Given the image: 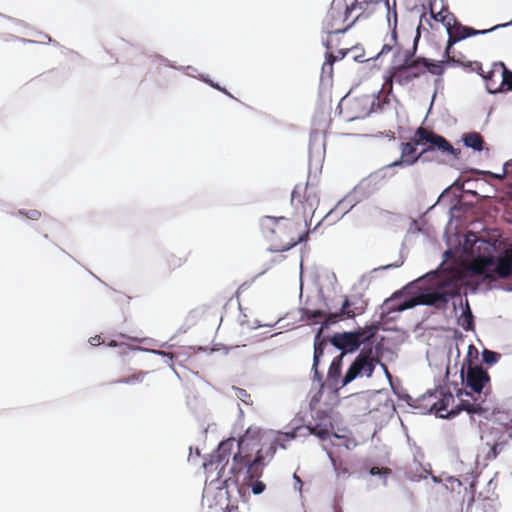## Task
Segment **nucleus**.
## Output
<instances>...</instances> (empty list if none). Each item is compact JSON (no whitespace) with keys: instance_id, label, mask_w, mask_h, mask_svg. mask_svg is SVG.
Returning a JSON list of instances; mask_svg holds the SVG:
<instances>
[{"instance_id":"6","label":"nucleus","mask_w":512,"mask_h":512,"mask_svg":"<svg viewBox=\"0 0 512 512\" xmlns=\"http://www.w3.org/2000/svg\"><path fill=\"white\" fill-rule=\"evenodd\" d=\"M344 353H340L336 356L327 373V380L321 385L322 388L328 387L331 391L337 392L340 388L346 386L358 376L371 377L376 364L379 360L373 356L372 348L363 349L360 354L356 357L354 362L350 365L346 374L341 378V367Z\"/></svg>"},{"instance_id":"24","label":"nucleus","mask_w":512,"mask_h":512,"mask_svg":"<svg viewBox=\"0 0 512 512\" xmlns=\"http://www.w3.org/2000/svg\"><path fill=\"white\" fill-rule=\"evenodd\" d=\"M495 68H498L500 86H502V89L512 90V72L508 70L502 62L495 64Z\"/></svg>"},{"instance_id":"26","label":"nucleus","mask_w":512,"mask_h":512,"mask_svg":"<svg viewBox=\"0 0 512 512\" xmlns=\"http://www.w3.org/2000/svg\"><path fill=\"white\" fill-rule=\"evenodd\" d=\"M496 73H498V68L494 67L493 71L484 76L486 80V88L488 92L492 94L503 91L502 86H500V79L498 81L494 79Z\"/></svg>"},{"instance_id":"18","label":"nucleus","mask_w":512,"mask_h":512,"mask_svg":"<svg viewBox=\"0 0 512 512\" xmlns=\"http://www.w3.org/2000/svg\"><path fill=\"white\" fill-rule=\"evenodd\" d=\"M232 444L233 441L221 442L218 449L210 456V460L203 463L204 469L211 471L212 467L215 465V470H222L224 465L228 462L229 451Z\"/></svg>"},{"instance_id":"21","label":"nucleus","mask_w":512,"mask_h":512,"mask_svg":"<svg viewBox=\"0 0 512 512\" xmlns=\"http://www.w3.org/2000/svg\"><path fill=\"white\" fill-rule=\"evenodd\" d=\"M381 2L388 4V0H354L351 3L352 9H355L356 11L354 20L359 19L365 13L370 14Z\"/></svg>"},{"instance_id":"43","label":"nucleus","mask_w":512,"mask_h":512,"mask_svg":"<svg viewBox=\"0 0 512 512\" xmlns=\"http://www.w3.org/2000/svg\"><path fill=\"white\" fill-rule=\"evenodd\" d=\"M391 40L394 42L396 40V34L393 33L392 37H391Z\"/></svg>"},{"instance_id":"3","label":"nucleus","mask_w":512,"mask_h":512,"mask_svg":"<svg viewBox=\"0 0 512 512\" xmlns=\"http://www.w3.org/2000/svg\"><path fill=\"white\" fill-rule=\"evenodd\" d=\"M463 389L457 392L460 400V407L469 414H481L486 409L483 403L491 392L490 376L488 372L479 365H472L468 360V367L464 373V366L461 369Z\"/></svg>"},{"instance_id":"35","label":"nucleus","mask_w":512,"mask_h":512,"mask_svg":"<svg viewBox=\"0 0 512 512\" xmlns=\"http://www.w3.org/2000/svg\"><path fill=\"white\" fill-rule=\"evenodd\" d=\"M464 66L470 68L472 71L477 72L478 74H480L483 77L485 76L483 73L482 64L478 61L468 62Z\"/></svg>"},{"instance_id":"4","label":"nucleus","mask_w":512,"mask_h":512,"mask_svg":"<svg viewBox=\"0 0 512 512\" xmlns=\"http://www.w3.org/2000/svg\"><path fill=\"white\" fill-rule=\"evenodd\" d=\"M259 226L261 236L269 251H288L297 244L307 241L309 237V230L296 232V224L282 216H264L261 218Z\"/></svg>"},{"instance_id":"29","label":"nucleus","mask_w":512,"mask_h":512,"mask_svg":"<svg viewBox=\"0 0 512 512\" xmlns=\"http://www.w3.org/2000/svg\"><path fill=\"white\" fill-rule=\"evenodd\" d=\"M147 373L146 372H143V371H138V372H134L133 374L127 376V377H124V378H121L117 381H115V383H120V384H136V383H140L143 381L145 375Z\"/></svg>"},{"instance_id":"42","label":"nucleus","mask_w":512,"mask_h":512,"mask_svg":"<svg viewBox=\"0 0 512 512\" xmlns=\"http://www.w3.org/2000/svg\"><path fill=\"white\" fill-rule=\"evenodd\" d=\"M108 345L110 347H115L117 345V343H116V341H111Z\"/></svg>"},{"instance_id":"1","label":"nucleus","mask_w":512,"mask_h":512,"mask_svg":"<svg viewBox=\"0 0 512 512\" xmlns=\"http://www.w3.org/2000/svg\"><path fill=\"white\" fill-rule=\"evenodd\" d=\"M365 308L366 303L361 298L356 299V297L343 296L341 307L336 312L311 310L308 308L303 310V316L307 320L318 322L319 319H323L321 322L322 325L314 338V355L312 365V369L314 370V377L317 378L319 382L322 381V375L318 371V365L320 358L323 355L324 347L326 346V340L322 338L324 328H328L331 325L345 319H352L357 315H361L365 311Z\"/></svg>"},{"instance_id":"40","label":"nucleus","mask_w":512,"mask_h":512,"mask_svg":"<svg viewBox=\"0 0 512 512\" xmlns=\"http://www.w3.org/2000/svg\"><path fill=\"white\" fill-rule=\"evenodd\" d=\"M266 488V485L258 480V494H261Z\"/></svg>"},{"instance_id":"16","label":"nucleus","mask_w":512,"mask_h":512,"mask_svg":"<svg viewBox=\"0 0 512 512\" xmlns=\"http://www.w3.org/2000/svg\"><path fill=\"white\" fill-rule=\"evenodd\" d=\"M237 482L242 501L248 503L256 494V458L246 467L245 472H238Z\"/></svg>"},{"instance_id":"36","label":"nucleus","mask_w":512,"mask_h":512,"mask_svg":"<svg viewBox=\"0 0 512 512\" xmlns=\"http://www.w3.org/2000/svg\"><path fill=\"white\" fill-rule=\"evenodd\" d=\"M390 469L389 468H379V467H372L370 469V474L371 475H381V474H390Z\"/></svg>"},{"instance_id":"34","label":"nucleus","mask_w":512,"mask_h":512,"mask_svg":"<svg viewBox=\"0 0 512 512\" xmlns=\"http://www.w3.org/2000/svg\"><path fill=\"white\" fill-rule=\"evenodd\" d=\"M19 214L33 221H38L42 215L41 212L37 209L19 210Z\"/></svg>"},{"instance_id":"41","label":"nucleus","mask_w":512,"mask_h":512,"mask_svg":"<svg viewBox=\"0 0 512 512\" xmlns=\"http://www.w3.org/2000/svg\"><path fill=\"white\" fill-rule=\"evenodd\" d=\"M507 166H508V164L505 165L504 174L503 175H496L495 177H497L499 179H502L508 173Z\"/></svg>"},{"instance_id":"31","label":"nucleus","mask_w":512,"mask_h":512,"mask_svg":"<svg viewBox=\"0 0 512 512\" xmlns=\"http://www.w3.org/2000/svg\"><path fill=\"white\" fill-rule=\"evenodd\" d=\"M235 395L238 399H240L243 403L247 405L253 404V399L251 394H249L245 389L242 388H234Z\"/></svg>"},{"instance_id":"9","label":"nucleus","mask_w":512,"mask_h":512,"mask_svg":"<svg viewBox=\"0 0 512 512\" xmlns=\"http://www.w3.org/2000/svg\"><path fill=\"white\" fill-rule=\"evenodd\" d=\"M511 438L512 419L507 423H497L488 428L482 435V440L489 447L486 459H495Z\"/></svg>"},{"instance_id":"7","label":"nucleus","mask_w":512,"mask_h":512,"mask_svg":"<svg viewBox=\"0 0 512 512\" xmlns=\"http://www.w3.org/2000/svg\"><path fill=\"white\" fill-rule=\"evenodd\" d=\"M454 295L446 289V285L439 286L435 290L420 293L409 299H402L403 294L396 292L393 296L385 301V308L388 313L401 312L417 305H432L441 307L448 303Z\"/></svg>"},{"instance_id":"28","label":"nucleus","mask_w":512,"mask_h":512,"mask_svg":"<svg viewBox=\"0 0 512 512\" xmlns=\"http://www.w3.org/2000/svg\"><path fill=\"white\" fill-rule=\"evenodd\" d=\"M187 261V255H176V254H170L166 258V264L170 270H175L177 268H180L183 266Z\"/></svg>"},{"instance_id":"30","label":"nucleus","mask_w":512,"mask_h":512,"mask_svg":"<svg viewBox=\"0 0 512 512\" xmlns=\"http://www.w3.org/2000/svg\"><path fill=\"white\" fill-rule=\"evenodd\" d=\"M459 325L466 331H469L473 328V315L469 309L467 308L459 318Z\"/></svg>"},{"instance_id":"17","label":"nucleus","mask_w":512,"mask_h":512,"mask_svg":"<svg viewBox=\"0 0 512 512\" xmlns=\"http://www.w3.org/2000/svg\"><path fill=\"white\" fill-rule=\"evenodd\" d=\"M202 507L214 512H225L228 504L221 489L205 488L202 495Z\"/></svg>"},{"instance_id":"15","label":"nucleus","mask_w":512,"mask_h":512,"mask_svg":"<svg viewBox=\"0 0 512 512\" xmlns=\"http://www.w3.org/2000/svg\"><path fill=\"white\" fill-rule=\"evenodd\" d=\"M498 27H499V25H497L491 29L476 30L474 28L464 26L461 23L457 22L450 29V31L447 32L448 33V41H447V46H446V49L444 52V60L447 62H456L454 57L451 56V49H452L453 45L456 44L457 42H459L467 37H470V36L486 34Z\"/></svg>"},{"instance_id":"11","label":"nucleus","mask_w":512,"mask_h":512,"mask_svg":"<svg viewBox=\"0 0 512 512\" xmlns=\"http://www.w3.org/2000/svg\"><path fill=\"white\" fill-rule=\"evenodd\" d=\"M431 403V410L441 418H449L457 415L461 409L460 404L453 406L454 396L446 386H439L427 396Z\"/></svg>"},{"instance_id":"22","label":"nucleus","mask_w":512,"mask_h":512,"mask_svg":"<svg viewBox=\"0 0 512 512\" xmlns=\"http://www.w3.org/2000/svg\"><path fill=\"white\" fill-rule=\"evenodd\" d=\"M310 434L316 435L321 440H326L329 438L330 431L333 429V424L330 420L324 423H317L313 427L308 426Z\"/></svg>"},{"instance_id":"25","label":"nucleus","mask_w":512,"mask_h":512,"mask_svg":"<svg viewBox=\"0 0 512 512\" xmlns=\"http://www.w3.org/2000/svg\"><path fill=\"white\" fill-rule=\"evenodd\" d=\"M349 52V49H340L338 51V55L335 56L333 53H327L325 62L322 65V72L327 74H332L333 71V64L338 59H343L347 53Z\"/></svg>"},{"instance_id":"5","label":"nucleus","mask_w":512,"mask_h":512,"mask_svg":"<svg viewBox=\"0 0 512 512\" xmlns=\"http://www.w3.org/2000/svg\"><path fill=\"white\" fill-rule=\"evenodd\" d=\"M416 53V43H414L412 49H407L403 52L398 51V55L402 56V63L399 65L392 66L388 71V76L385 80V86H389L392 89L393 82L401 86L408 85L415 79L420 78L426 72L433 75L442 76L444 74L442 61H431L424 57H418L414 59Z\"/></svg>"},{"instance_id":"33","label":"nucleus","mask_w":512,"mask_h":512,"mask_svg":"<svg viewBox=\"0 0 512 512\" xmlns=\"http://www.w3.org/2000/svg\"><path fill=\"white\" fill-rule=\"evenodd\" d=\"M457 19L453 13L448 11V13L444 14V20L442 21V24L446 28L447 32L450 31V29L457 23Z\"/></svg>"},{"instance_id":"38","label":"nucleus","mask_w":512,"mask_h":512,"mask_svg":"<svg viewBox=\"0 0 512 512\" xmlns=\"http://www.w3.org/2000/svg\"><path fill=\"white\" fill-rule=\"evenodd\" d=\"M90 343L94 346H97V345H100L101 344V337L100 336H95V337H92L90 339Z\"/></svg>"},{"instance_id":"10","label":"nucleus","mask_w":512,"mask_h":512,"mask_svg":"<svg viewBox=\"0 0 512 512\" xmlns=\"http://www.w3.org/2000/svg\"><path fill=\"white\" fill-rule=\"evenodd\" d=\"M375 333L376 328L374 326H368L354 332L336 333L330 341L334 347L345 354L357 350L361 344L373 338Z\"/></svg>"},{"instance_id":"39","label":"nucleus","mask_w":512,"mask_h":512,"mask_svg":"<svg viewBox=\"0 0 512 512\" xmlns=\"http://www.w3.org/2000/svg\"><path fill=\"white\" fill-rule=\"evenodd\" d=\"M157 353L161 354V355H163L165 357H168L170 360H172L174 358V354L171 353V352L158 351Z\"/></svg>"},{"instance_id":"23","label":"nucleus","mask_w":512,"mask_h":512,"mask_svg":"<svg viewBox=\"0 0 512 512\" xmlns=\"http://www.w3.org/2000/svg\"><path fill=\"white\" fill-rule=\"evenodd\" d=\"M463 143L466 147L472 148L476 151L483 150L484 140L480 133L470 132L463 136Z\"/></svg>"},{"instance_id":"13","label":"nucleus","mask_w":512,"mask_h":512,"mask_svg":"<svg viewBox=\"0 0 512 512\" xmlns=\"http://www.w3.org/2000/svg\"><path fill=\"white\" fill-rule=\"evenodd\" d=\"M375 105V99L369 95L354 98H345L341 108L345 107L349 120L363 119L370 115Z\"/></svg>"},{"instance_id":"32","label":"nucleus","mask_w":512,"mask_h":512,"mask_svg":"<svg viewBox=\"0 0 512 512\" xmlns=\"http://www.w3.org/2000/svg\"><path fill=\"white\" fill-rule=\"evenodd\" d=\"M482 357H483V361L486 364L493 365L499 360L500 354H498L494 351L484 350L482 353Z\"/></svg>"},{"instance_id":"2","label":"nucleus","mask_w":512,"mask_h":512,"mask_svg":"<svg viewBox=\"0 0 512 512\" xmlns=\"http://www.w3.org/2000/svg\"><path fill=\"white\" fill-rule=\"evenodd\" d=\"M399 149L400 158L393 166H411L427 152L436 150L455 158L460 155V150L454 148L446 138L423 126L415 130L409 141L401 142Z\"/></svg>"},{"instance_id":"8","label":"nucleus","mask_w":512,"mask_h":512,"mask_svg":"<svg viewBox=\"0 0 512 512\" xmlns=\"http://www.w3.org/2000/svg\"><path fill=\"white\" fill-rule=\"evenodd\" d=\"M355 14L352 4L349 5L346 0H333L323 20L326 32L329 34L345 32L356 21Z\"/></svg>"},{"instance_id":"37","label":"nucleus","mask_w":512,"mask_h":512,"mask_svg":"<svg viewBox=\"0 0 512 512\" xmlns=\"http://www.w3.org/2000/svg\"><path fill=\"white\" fill-rule=\"evenodd\" d=\"M392 49H393L392 44H384L378 55L388 54L390 51H392Z\"/></svg>"},{"instance_id":"14","label":"nucleus","mask_w":512,"mask_h":512,"mask_svg":"<svg viewBox=\"0 0 512 512\" xmlns=\"http://www.w3.org/2000/svg\"><path fill=\"white\" fill-rule=\"evenodd\" d=\"M299 428L295 429L291 433H273V432H260L258 430V444L260 448L258 449V465L261 461L268 456H273L277 450V446L279 445V441L281 437L285 438V440L294 439L297 434L296 431Z\"/></svg>"},{"instance_id":"27","label":"nucleus","mask_w":512,"mask_h":512,"mask_svg":"<svg viewBox=\"0 0 512 512\" xmlns=\"http://www.w3.org/2000/svg\"><path fill=\"white\" fill-rule=\"evenodd\" d=\"M439 1L442 2V0ZM448 11V7L444 6L443 4H441L439 10H437V0L431 1L430 14L435 21L442 23V21L444 20V14L448 13Z\"/></svg>"},{"instance_id":"19","label":"nucleus","mask_w":512,"mask_h":512,"mask_svg":"<svg viewBox=\"0 0 512 512\" xmlns=\"http://www.w3.org/2000/svg\"><path fill=\"white\" fill-rule=\"evenodd\" d=\"M493 275L506 279L512 274V249L505 251L502 257L497 259L496 265L492 267Z\"/></svg>"},{"instance_id":"20","label":"nucleus","mask_w":512,"mask_h":512,"mask_svg":"<svg viewBox=\"0 0 512 512\" xmlns=\"http://www.w3.org/2000/svg\"><path fill=\"white\" fill-rule=\"evenodd\" d=\"M494 266V261L492 258L485 259L480 258L474 260L470 264V270L472 273L476 275H484L486 279L495 280V277L492 273V267Z\"/></svg>"},{"instance_id":"12","label":"nucleus","mask_w":512,"mask_h":512,"mask_svg":"<svg viewBox=\"0 0 512 512\" xmlns=\"http://www.w3.org/2000/svg\"><path fill=\"white\" fill-rule=\"evenodd\" d=\"M318 202L319 198L316 186L309 182L295 185L291 193V204L297 212L303 214L311 212Z\"/></svg>"}]
</instances>
